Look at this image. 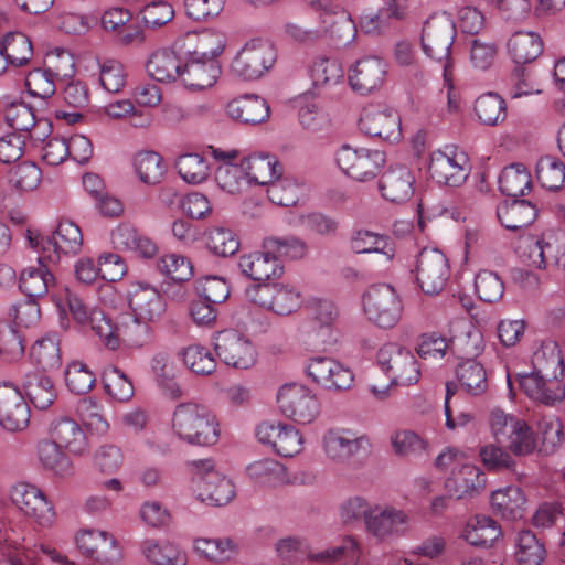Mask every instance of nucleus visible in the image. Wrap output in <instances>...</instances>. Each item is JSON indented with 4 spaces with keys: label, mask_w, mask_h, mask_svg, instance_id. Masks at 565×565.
<instances>
[{
    "label": "nucleus",
    "mask_w": 565,
    "mask_h": 565,
    "mask_svg": "<svg viewBox=\"0 0 565 565\" xmlns=\"http://www.w3.org/2000/svg\"><path fill=\"white\" fill-rule=\"evenodd\" d=\"M534 370L527 374H519L522 391L532 399L544 405H554L565 397V386L559 377L564 374V360L561 351L554 345L548 352L544 349L534 354Z\"/></svg>",
    "instance_id": "nucleus-1"
},
{
    "label": "nucleus",
    "mask_w": 565,
    "mask_h": 565,
    "mask_svg": "<svg viewBox=\"0 0 565 565\" xmlns=\"http://www.w3.org/2000/svg\"><path fill=\"white\" fill-rule=\"evenodd\" d=\"M90 328L109 350H117L120 344L142 348L154 337L152 323L134 313L122 315L113 323L104 312H96L90 318Z\"/></svg>",
    "instance_id": "nucleus-2"
},
{
    "label": "nucleus",
    "mask_w": 565,
    "mask_h": 565,
    "mask_svg": "<svg viewBox=\"0 0 565 565\" xmlns=\"http://www.w3.org/2000/svg\"><path fill=\"white\" fill-rule=\"evenodd\" d=\"M172 428L180 439L191 445L211 446L220 438L216 416L198 403L179 404L173 412Z\"/></svg>",
    "instance_id": "nucleus-3"
},
{
    "label": "nucleus",
    "mask_w": 565,
    "mask_h": 565,
    "mask_svg": "<svg viewBox=\"0 0 565 565\" xmlns=\"http://www.w3.org/2000/svg\"><path fill=\"white\" fill-rule=\"evenodd\" d=\"M26 239L40 254L41 262L47 260L52 265H57L63 256L77 254L83 245L81 228L68 220L60 221L56 230L49 235L28 230Z\"/></svg>",
    "instance_id": "nucleus-4"
},
{
    "label": "nucleus",
    "mask_w": 565,
    "mask_h": 565,
    "mask_svg": "<svg viewBox=\"0 0 565 565\" xmlns=\"http://www.w3.org/2000/svg\"><path fill=\"white\" fill-rule=\"evenodd\" d=\"M456 38V25L450 17L446 14H430L424 22L422 29V47L424 53L443 63V76L450 85L452 79V61L450 50Z\"/></svg>",
    "instance_id": "nucleus-5"
},
{
    "label": "nucleus",
    "mask_w": 565,
    "mask_h": 565,
    "mask_svg": "<svg viewBox=\"0 0 565 565\" xmlns=\"http://www.w3.org/2000/svg\"><path fill=\"white\" fill-rule=\"evenodd\" d=\"M489 423L495 441L505 445L515 456L529 455L536 449L534 434L524 420L493 409Z\"/></svg>",
    "instance_id": "nucleus-6"
},
{
    "label": "nucleus",
    "mask_w": 565,
    "mask_h": 565,
    "mask_svg": "<svg viewBox=\"0 0 565 565\" xmlns=\"http://www.w3.org/2000/svg\"><path fill=\"white\" fill-rule=\"evenodd\" d=\"M376 13L361 17V28L366 33H380L391 23H417L427 13L426 7L417 0H381Z\"/></svg>",
    "instance_id": "nucleus-7"
},
{
    "label": "nucleus",
    "mask_w": 565,
    "mask_h": 565,
    "mask_svg": "<svg viewBox=\"0 0 565 565\" xmlns=\"http://www.w3.org/2000/svg\"><path fill=\"white\" fill-rule=\"evenodd\" d=\"M363 309L370 321L380 328H393L403 312L396 290L387 284L370 286L363 294Z\"/></svg>",
    "instance_id": "nucleus-8"
},
{
    "label": "nucleus",
    "mask_w": 565,
    "mask_h": 565,
    "mask_svg": "<svg viewBox=\"0 0 565 565\" xmlns=\"http://www.w3.org/2000/svg\"><path fill=\"white\" fill-rule=\"evenodd\" d=\"M376 360L392 385L407 386L419 380L418 362L408 349L396 343H386L379 350Z\"/></svg>",
    "instance_id": "nucleus-9"
},
{
    "label": "nucleus",
    "mask_w": 565,
    "mask_h": 565,
    "mask_svg": "<svg viewBox=\"0 0 565 565\" xmlns=\"http://www.w3.org/2000/svg\"><path fill=\"white\" fill-rule=\"evenodd\" d=\"M276 51L271 44L262 40L247 42L234 57L231 70L244 81H255L267 73L276 62Z\"/></svg>",
    "instance_id": "nucleus-10"
},
{
    "label": "nucleus",
    "mask_w": 565,
    "mask_h": 565,
    "mask_svg": "<svg viewBox=\"0 0 565 565\" xmlns=\"http://www.w3.org/2000/svg\"><path fill=\"white\" fill-rule=\"evenodd\" d=\"M335 161L343 173L356 181L365 182L379 174L386 158L380 150L355 149L343 145L335 153Z\"/></svg>",
    "instance_id": "nucleus-11"
},
{
    "label": "nucleus",
    "mask_w": 565,
    "mask_h": 565,
    "mask_svg": "<svg viewBox=\"0 0 565 565\" xmlns=\"http://www.w3.org/2000/svg\"><path fill=\"white\" fill-rule=\"evenodd\" d=\"M280 412L298 424H309L319 414L320 405L316 395L306 386L291 383L277 393Z\"/></svg>",
    "instance_id": "nucleus-12"
},
{
    "label": "nucleus",
    "mask_w": 565,
    "mask_h": 565,
    "mask_svg": "<svg viewBox=\"0 0 565 565\" xmlns=\"http://www.w3.org/2000/svg\"><path fill=\"white\" fill-rule=\"evenodd\" d=\"M359 126L361 131L388 142L399 140L402 136L399 115L384 103H371L361 114Z\"/></svg>",
    "instance_id": "nucleus-13"
},
{
    "label": "nucleus",
    "mask_w": 565,
    "mask_h": 565,
    "mask_svg": "<svg viewBox=\"0 0 565 565\" xmlns=\"http://www.w3.org/2000/svg\"><path fill=\"white\" fill-rule=\"evenodd\" d=\"M214 350L226 365L246 370L256 362V350L253 343L241 332L226 329L214 337Z\"/></svg>",
    "instance_id": "nucleus-14"
},
{
    "label": "nucleus",
    "mask_w": 565,
    "mask_h": 565,
    "mask_svg": "<svg viewBox=\"0 0 565 565\" xmlns=\"http://www.w3.org/2000/svg\"><path fill=\"white\" fill-rule=\"evenodd\" d=\"M416 281L426 295H438L449 278L447 257L436 248H423L416 260Z\"/></svg>",
    "instance_id": "nucleus-15"
},
{
    "label": "nucleus",
    "mask_w": 565,
    "mask_h": 565,
    "mask_svg": "<svg viewBox=\"0 0 565 565\" xmlns=\"http://www.w3.org/2000/svg\"><path fill=\"white\" fill-rule=\"evenodd\" d=\"M13 504L39 526L49 527L55 521V511L45 494L35 486L21 482L11 490Z\"/></svg>",
    "instance_id": "nucleus-16"
},
{
    "label": "nucleus",
    "mask_w": 565,
    "mask_h": 565,
    "mask_svg": "<svg viewBox=\"0 0 565 565\" xmlns=\"http://www.w3.org/2000/svg\"><path fill=\"white\" fill-rule=\"evenodd\" d=\"M203 471L194 477L196 497L212 507L230 503L235 497L233 482L213 469L210 460L201 461Z\"/></svg>",
    "instance_id": "nucleus-17"
},
{
    "label": "nucleus",
    "mask_w": 565,
    "mask_h": 565,
    "mask_svg": "<svg viewBox=\"0 0 565 565\" xmlns=\"http://www.w3.org/2000/svg\"><path fill=\"white\" fill-rule=\"evenodd\" d=\"M469 159L463 151H434L430 154L428 172L437 183L448 186L461 185L469 175Z\"/></svg>",
    "instance_id": "nucleus-18"
},
{
    "label": "nucleus",
    "mask_w": 565,
    "mask_h": 565,
    "mask_svg": "<svg viewBox=\"0 0 565 565\" xmlns=\"http://www.w3.org/2000/svg\"><path fill=\"white\" fill-rule=\"evenodd\" d=\"M306 373L312 382L327 390H348L354 376L352 371L330 356L316 355L308 360Z\"/></svg>",
    "instance_id": "nucleus-19"
},
{
    "label": "nucleus",
    "mask_w": 565,
    "mask_h": 565,
    "mask_svg": "<svg viewBox=\"0 0 565 565\" xmlns=\"http://www.w3.org/2000/svg\"><path fill=\"white\" fill-rule=\"evenodd\" d=\"M31 411L24 395L10 382L0 383V425L9 431L28 427Z\"/></svg>",
    "instance_id": "nucleus-20"
},
{
    "label": "nucleus",
    "mask_w": 565,
    "mask_h": 565,
    "mask_svg": "<svg viewBox=\"0 0 565 565\" xmlns=\"http://www.w3.org/2000/svg\"><path fill=\"white\" fill-rule=\"evenodd\" d=\"M323 447L329 459L338 463H349L361 452H367L370 441L365 436H355L349 429L329 430L323 437Z\"/></svg>",
    "instance_id": "nucleus-21"
},
{
    "label": "nucleus",
    "mask_w": 565,
    "mask_h": 565,
    "mask_svg": "<svg viewBox=\"0 0 565 565\" xmlns=\"http://www.w3.org/2000/svg\"><path fill=\"white\" fill-rule=\"evenodd\" d=\"M181 55L182 70L180 82L192 90L212 87L220 77L222 70L217 60L190 54Z\"/></svg>",
    "instance_id": "nucleus-22"
},
{
    "label": "nucleus",
    "mask_w": 565,
    "mask_h": 565,
    "mask_svg": "<svg viewBox=\"0 0 565 565\" xmlns=\"http://www.w3.org/2000/svg\"><path fill=\"white\" fill-rule=\"evenodd\" d=\"M226 36L223 32L205 29L200 32H188L177 39L179 54L215 58L223 52Z\"/></svg>",
    "instance_id": "nucleus-23"
},
{
    "label": "nucleus",
    "mask_w": 565,
    "mask_h": 565,
    "mask_svg": "<svg viewBox=\"0 0 565 565\" xmlns=\"http://www.w3.org/2000/svg\"><path fill=\"white\" fill-rule=\"evenodd\" d=\"M60 56L64 60L67 68H62L60 65L47 68H34L28 73L25 77V87L28 93L33 97L46 99L51 97L55 90V79L57 77L72 76L74 73V56L70 52H62Z\"/></svg>",
    "instance_id": "nucleus-24"
},
{
    "label": "nucleus",
    "mask_w": 565,
    "mask_h": 565,
    "mask_svg": "<svg viewBox=\"0 0 565 565\" xmlns=\"http://www.w3.org/2000/svg\"><path fill=\"white\" fill-rule=\"evenodd\" d=\"M386 76L385 62L376 56H366L355 62L349 73V83L361 95L379 89Z\"/></svg>",
    "instance_id": "nucleus-25"
},
{
    "label": "nucleus",
    "mask_w": 565,
    "mask_h": 565,
    "mask_svg": "<svg viewBox=\"0 0 565 565\" xmlns=\"http://www.w3.org/2000/svg\"><path fill=\"white\" fill-rule=\"evenodd\" d=\"M238 267L245 277L258 282L279 278L284 273L281 260L267 248L242 255Z\"/></svg>",
    "instance_id": "nucleus-26"
},
{
    "label": "nucleus",
    "mask_w": 565,
    "mask_h": 565,
    "mask_svg": "<svg viewBox=\"0 0 565 565\" xmlns=\"http://www.w3.org/2000/svg\"><path fill=\"white\" fill-rule=\"evenodd\" d=\"M78 550L96 562H113L119 556L116 539L106 531L82 530L76 535Z\"/></svg>",
    "instance_id": "nucleus-27"
},
{
    "label": "nucleus",
    "mask_w": 565,
    "mask_h": 565,
    "mask_svg": "<svg viewBox=\"0 0 565 565\" xmlns=\"http://www.w3.org/2000/svg\"><path fill=\"white\" fill-rule=\"evenodd\" d=\"M414 182L415 178L407 167H391L379 180V190L386 201L402 204L413 196Z\"/></svg>",
    "instance_id": "nucleus-28"
},
{
    "label": "nucleus",
    "mask_w": 565,
    "mask_h": 565,
    "mask_svg": "<svg viewBox=\"0 0 565 565\" xmlns=\"http://www.w3.org/2000/svg\"><path fill=\"white\" fill-rule=\"evenodd\" d=\"M310 328L318 342L332 344L335 342L333 330L339 319V309L332 300L313 299L309 305Z\"/></svg>",
    "instance_id": "nucleus-29"
},
{
    "label": "nucleus",
    "mask_w": 565,
    "mask_h": 565,
    "mask_svg": "<svg viewBox=\"0 0 565 565\" xmlns=\"http://www.w3.org/2000/svg\"><path fill=\"white\" fill-rule=\"evenodd\" d=\"M129 307L137 317L156 323L164 315L167 305L156 288L138 285L129 295Z\"/></svg>",
    "instance_id": "nucleus-30"
},
{
    "label": "nucleus",
    "mask_w": 565,
    "mask_h": 565,
    "mask_svg": "<svg viewBox=\"0 0 565 565\" xmlns=\"http://www.w3.org/2000/svg\"><path fill=\"white\" fill-rule=\"evenodd\" d=\"M407 515L393 508L373 509L366 516V530L379 540L399 535L406 530Z\"/></svg>",
    "instance_id": "nucleus-31"
},
{
    "label": "nucleus",
    "mask_w": 565,
    "mask_h": 565,
    "mask_svg": "<svg viewBox=\"0 0 565 565\" xmlns=\"http://www.w3.org/2000/svg\"><path fill=\"white\" fill-rule=\"evenodd\" d=\"M227 115L244 125H258L269 118L270 108L266 99L257 95H245L231 100Z\"/></svg>",
    "instance_id": "nucleus-32"
},
{
    "label": "nucleus",
    "mask_w": 565,
    "mask_h": 565,
    "mask_svg": "<svg viewBox=\"0 0 565 565\" xmlns=\"http://www.w3.org/2000/svg\"><path fill=\"white\" fill-rule=\"evenodd\" d=\"M497 216L502 226L516 232L531 225L536 216V206L524 199L505 200L497 207Z\"/></svg>",
    "instance_id": "nucleus-33"
},
{
    "label": "nucleus",
    "mask_w": 565,
    "mask_h": 565,
    "mask_svg": "<svg viewBox=\"0 0 565 565\" xmlns=\"http://www.w3.org/2000/svg\"><path fill=\"white\" fill-rule=\"evenodd\" d=\"M147 73L151 78L161 83L180 81L182 61L177 51V40L171 50H160L154 52L146 64Z\"/></svg>",
    "instance_id": "nucleus-34"
},
{
    "label": "nucleus",
    "mask_w": 565,
    "mask_h": 565,
    "mask_svg": "<svg viewBox=\"0 0 565 565\" xmlns=\"http://www.w3.org/2000/svg\"><path fill=\"white\" fill-rule=\"evenodd\" d=\"M52 439L74 455L88 450V439L82 427L70 417H61L51 424Z\"/></svg>",
    "instance_id": "nucleus-35"
},
{
    "label": "nucleus",
    "mask_w": 565,
    "mask_h": 565,
    "mask_svg": "<svg viewBox=\"0 0 565 565\" xmlns=\"http://www.w3.org/2000/svg\"><path fill=\"white\" fill-rule=\"evenodd\" d=\"M242 166L249 183L267 185V188L275 183L282 173L279 162L269 154L249 156L242 160Z\"/></svg>",
    "instance_id": "nucleus-36"
},
{
    "label": "nucleus",
    "mask_w": 565,
    "mask_h": 565,
    "mask_svg": "<svg viewBox=\"0 0 565 565\" xmlns=\"http://www.w3.org/2000/svg\"><path fill=\"white\" fill-rule=\"evenodd\" d=\"M51 266V263L41 262L39 257L36 267L30 266L21 273L19 287L26 298L39 299L47 294L54 282Z\"/></svg>",
    "instance_id": "nucleus-37"
},
{
    "label": "nucleus",
    "mask_w": 565,
    "mask_h": 565,
    "mask_svg": "<svg viewBox=\"0 0 565 565\" xmlns=\"http://www.w3.org/2000/svg\"><path fill=\"white\" fill-rule=\"evenodd\" d=\"M486 484L483 472L475 465L465 463L446 480L445 487L457 499L478 492Z\"/></svg>",
    "instance_id": "nucleus-38"
},
{
    "label": "nucleus",
    "mask_w": 565,
    "mask_h": 565,
    "mask_svg": "<svg viewBox=\"0 0 565 565\" xmlns=\"http://www.w3.org/2000/svg\"><path fill=\"white\" fill-rule=\"evenodd\" d=\"M508 53L516 65L535 61L543 52V41L535 32H514L507 43Z\"/></svg>",
    "instance_id": "nucleus-39"
},
{
    "label": "nucleus",
    "mask_w": 565,
    "mask_h": 565,
    "mask_svg": "<svg viewBox=\"0 0 565 565\" xmlns=\"http://www.w3.org/2000/svg\"><path fill=\"white\" fill-rule=\"evenodd\" d=\"M33 54L31 40L21 32L8 33L0 45V74L8 64L22 66Z\"/></svg>",
    "instance_id": "nucleus-40"
},
{
    "label": "nucleus",
    "mask_w": 565,
    "mask_h": 565,
    "mask_svg": "<svg viewBox=\"0 0 565 565\" xmlns=\"http://www.w3.org/2000/svg\"><path fill=\"white\" fill-rule=\"evenodd\" d=\"M309 559L322 564L339 562L340 565H367L362 559V548L352 536L342 539L341 544L318 553H310Z\"/></svg>",
    "instance_id": "nucleus-41"
},
{
    "label": "nucleus",
    "mask_w": 565,
    "mask_h": 565,
    "mask_svg": "<svg viewBox=\"0 0 565 565\" xmlns=\"http://www.w3.org/2000/svg\"><path fill=\"white\" fill-rule=\"evenodd\" d=\"M193 548L200 557L215 563L227 562L238 554V544L231 537H198Z\"/></svg>",
    "instance_id": "nucleus-42"
},
{
    "label": "nucleus",
    "mask_w": 565,
    "mask_h": 565,
    "mask_svg": "<svg viewBox=\"0 0 565 565\" xmlns=\"http://www.w3.org/2000/svg\"><path fill=\"white\" fill-rule=\"evenodd\" d=\"M23 387L30 402L39 409L49 408L57 396L53 381L44 372L28 373Z\"/></svg>",
    "instance_id": "nucleus-43"
},
{
    "label": "nucleus",
    "mask_w": 565,
    "mask_h": 565,
    "mask_svg": "<svg viewBox=\"0 0 565 565\" xmlns=\"http://www.w3.org/2000/svg\"><path fill=\"white\" fill-rule=\"evenodd\" d=\"M526 499L519 487L498 489L491 494L493 510L504 519L516 520L523 516Z\"/></svg>",
    "instance_id": "nucleus-44"
},
{
    "label": "nucleus",
    "mask_w": 565,
    "mask_h": 565,
    "mask_svg": "<svg viewBox=\"0 0 565 565\" xmlns=\"http://www.w3.org/2000/svg\"><path fill=\"white\" fill-rule=\"evenodd\" d=\"M531 188V174L522 163L505 167L499 175V190L508 198L524 196Z\"/></svg>",
    "instance_id": "nucleus-45"
},
{
    "label": "nucleus",
    "mask_w": 565,
    "mask_h": 565,
    "mask_svg": "<svg viewBox=\"0 0 565 565\" xmlns=\"http://www.w3.org/2000/svg\"><path fill=\"white\" fill-rule=\"evenodd\" d=\"M32 362L44 373L57 370L62 364L60 340L55 334H47L31 348Z\"/></svg>",
    "instance_id": "nucleus-46"
},
{
    "label": "nucleus",
    "mask_w": 565,
    "mask_h": 565,
    "mask_svg": "<svg viewBox=\"0 0 565 565\" xmlns=\"http://www.w3.org/2000/svg\"><path fill=\"white\" fill-rule=\"evenodd\" d=\"M545 556V545L536 534L530 530L516 534L514 557L519 565H541Z\"/></svg>",
    "instance_id": "nucleus-47"
},
{
    "label": "nucleus",
    "mask_w": 565,
    "mask_h": 565,
    "mask_svg": "<svg viewBox=\"0 0 565 565\" xmlns=\"http://www.w3.org/2000/svg\"><path fill=\"white\" fill-rule=\"evenodd\" d=\"M134 168L140 181L149 185L159 184L167 173L163 158L152 150L138 152L134 158Z\"/></svg>",
    "instance_id": "nucleus-48"
},
{
    "label": "nucleus",
    "mask_w": 565,
    "mask_h": 565,
    "mask_svg": "<svg viewBox=\"0 0 565 565\" xmlns=\"http://www.w3.org/2000/svg\"><path fill=\"white\" fill-rule=\"evenodd\" d=\"M501 536V529L490 516L477 515L463 532L465 540L473 546L490 547Z\"/></svg>",
    "instance_id": "nucleus-49"
},
{
    "label": "nucleus",
    "mask_w": 565,
    "mask_h": 565,
    "mask_svg": "<svg viewBox=\"0 0 565 565\" xmlns=\"http://www.w3.org/2000/svg\"><path fill=\"white\" fill-rule=\"evenodd\" d=\"M457 379L461 387L470 395L479 396L488 390L487 372L483 365L475 360H466L458 364Z\"/></svg>",
    "instance_id": "nucleus-50"
},
{
    "label": "nucleus",
    "mask_w": 565,
    "mask_h": 565,
    "mask_svg": "<svg viewBox=\"0 0 565 565\" xmlns=\"http://www.w3.org/2000/svg\"><path fill=\"white\" fill-rule=\"evenodd\" d=\"M36 450L39 461L45 470L57 476H67L72 472V461L53 439L41 440Z\"/></svg>",
    "instance_id": "nucleus-51"
},
{
    "label": "nucleus",
    "mask_w": 565,
    "mask_h": 565,
    "mask_svg": "<svg viewBox=\"0 0 565 565\" xmlns=\"http://www.w3.org/2000/svg\"><path fill=\"white\" fill-rule=\"evenodd\" d=\"M350 248L356 254L379 253L385 255L388 259L394 256V248L390 238L367 230H358L353 233Z\"/></svg>",
    "instance_id": "nucleus-52"
},
{
    "label": "nucleus",
    "mask_w": 565,
    "mask_h": 565,
    "mask_svg": "<svg viewBox=\"0 0 565 565\" xmlns=\"http://www.w3.org/2000/svg\"><path fill=\"white\" fill-rule=\"evenodd\" d=\"M473 109L480 122L487 126H497L507 117L505 100L497 93L479 96Z\"/></svg>",
    "instance_id": "nucleus-53"
},
{
    "label": "nucleus",
    "mask_w": 565,
    "mask_h": 565,
    "mask_svg": "<svg viewBox=\"0 0 565 565\" xmlns=\"http://www.w3.org/2000/svg\"><path fill=\"white\" fill-rule=\"evenodd\" d=\"M142 553L156 565H186V555L169 542L146 540L142 543Z\"/></svg>",
    "instance_id": "nucleus-54"
},
{
    "label": "nucleus",
    "mask_w": 565,
    "mask_h": 565,
    "mask_svg": "<svg viewBox=\"0 0 565 565\" xmlns=\"http://www.w3.org/2000/svg\"><path fill=\"white\" fill-rule=\"evenodd\" d=\"M247 472L257 483L276 487L286 480V469L279 461L265 458L250 463Z\"/></svg>",
    "instance_id": "nucleus-55"
},
{
    "label": "nucleus",
    "mask_w": 565,
    "mask_h": 565,
    "mask_svg": "<svg viewBox=\"0 0 565 565\" xmlns=\"http://www.w3.org/2000/svg\"><path fill=\"white\" fill-rule=\"evenodd\" d=\"M535 440H541L540 451L552 454L564 440L563 424L555 416H543L537 422V431Z\"/></svg>",
    "instance_id": "nucleus-56"
},
{
    "label": "nucleus",
    "mask_w": 565,
    "mask_h": 565,
    "mask_svg": "<svg viewBox=\"0 0 565 565\" xmlns=\"http://www.w3.org/2000/svg\"><path fill=\"white\" fill-rule=\"evenodd\" d=\"M262 248L269 249L277 258L301 259L307 255V243L297 236L267 237L263 241Z\"/></svg>",
    "instance_id": "nucleus-57"
},
{
    "label": "nucleus",
    "mask_w": 565,
    "mask_h": 565,
    "mask_svg": "<svg viewBox=\"0 0 565 565\" xmlns=\"http://www.w3.org/2000/svg\"><path fill=\"white\" fill-rule=\"evenodd\" d=\"M541 184L548 190H559L565 185V163L556 157L542 158L536 168Z\"/></svg>",
    "instance_id": "nucleus-58"
},
{
    "label": "nucleus",
    "mask_w": 565,
    "mask_h": 565,
    "mask_svg": "<svg viewBox=\"0 0 565 565\" xmlns=\"http://www.w3.org/2000/svg\"><path fill=\"white\" fill-rule=\"evenodd\" d=\"M206 246L214 255L228 257L238 252L241 243L232 230L213 227L207 232Z\"/></svg>",
    "instance_id": "nucleus-59"
},
{
    "label": "nucleus",
    "mask_w": 565,
    "mask_h": 565,
    "mask_svg": "<svg viewBox=\"0 0 565 565\" xmlns=\"http://www.w3.org/2000/svg\"><path fill=\"white\" fill-rule=\"evenodd\" d=\"M175 168L180 177L188 183L199 184L209 175V164L199 153H186L178 158Z\"/></svg>",
    "instance_id": "nucleus-60"
},
{
    "label": "nucleus",
    "mask_w": 565,
    "mask_h": 565,
    "mask_svg": "<svg viewBox=\"0 0 565 565\" xmlns=\"http://www.w3.org/2000/svg\"><path fill=\"white\" fill-rule=\"evenodd\" d=\"M391 445L395 455L401 457L418 456L427 452L428 443L413 430H397L391 435Z\"/></svg>",
    "instance_id": "nucleus-61"
},
{
    "label": "nucleus",
    "mask_w": 565,
    "mask_h": 565,
    "mask_svg": "<svg viewBox=\"0 0 565 565\" xmlns=\"http://www.w3.org/2000/svg\"><path fill=\"white\" fill-rule=\"evenodd\" d=\"M24 343L19 330L8 321L0 322V358L11 362L24 353Z\"/></svg>",
    "instance_id": "nucleus-62"
},
{
    "label": "nucleus",
    "mask_w": 565,
    "mask_h": 565,
    "mask_svg": "<svg viewBox=\"0 0 565 565\" xmlns=\"http://www.w3.org/2000/svg\"><path fill=\"white\" fill-rule=\"evenodd\" d=\"M184 364L195 374L210 375L216 369V362L210 350L200 344H192L182 351Z\"/></svg>",
    "instance_id": "nucleus-63"
},
{
    "label": "nucleus",
    "mask_w": 565,
    "mask_h": 565,
    "mask_svg": "<svg viewBox=\"0 0 565 565\" xmlns=\"http://www.w3.org/2000/svg\"><path fill=\"white\" fill-rule=\"evenodd\" d=\"M311 78L317 88L335 85L343 78V70L338 61L319 57L311 66Z\"/></svg>",
    "instance_id": "nucleus-64"
}]
</instances>
